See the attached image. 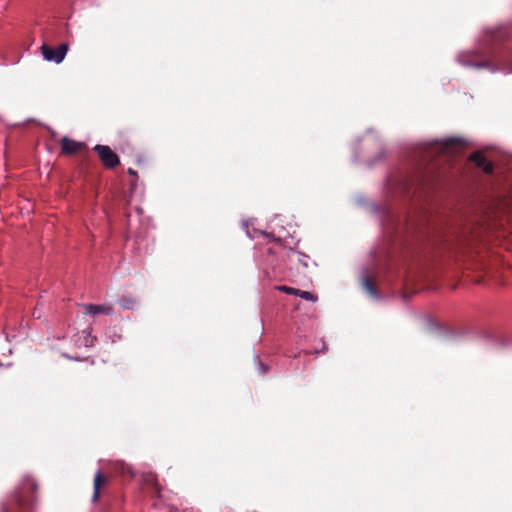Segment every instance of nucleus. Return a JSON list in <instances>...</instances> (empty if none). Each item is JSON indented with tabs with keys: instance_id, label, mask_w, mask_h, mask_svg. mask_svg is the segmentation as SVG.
I'll return each mask as SVG.
<instances>
[{
	"instance_id": "f257e3e1",
	"label": "nucleus",
	"mask_w": 512,
	"mask_h": 512,
	"mask_svg": "<svg viewBox=\"0 0 512 512\" xmlns=\"http://www.w3.org/2000/svg\"><path fill=\"white\" fill-rule=\"evenodd\" d=\"M458 61L465 67L475 69H489L512 73V51L503 50L497 54H484L482 52H467L459 55Z\"/></svg>"
},
{
	"instance_id": "f03ea898",
	"label": "nucleus",
	"mask_w": 512,
	"mask_h": 512,
	"mask_svg": "<svg viewBox=\"0 0 512 512\" xmlns=\"http://www.w3.org/2000/svg\"><path fill=\"white\" fill-rule=\"evenodd\" d=\"M281 219L275 218L271 224V232H266L260 229L253 228L250 230L249 226L253 225V221H244L243 227L246 231V235L251 239H267L268 241L273 240L275 244L284 247L287 238V232L283 225H280Z\"/></svg>"
},
{
	"instance_id": "7ed1b4c3",
	"label": "nucleus",
	"mask_w": 512,
	"mask_h": 512,
	"mask_svg": "<svg viewBox=\"0 0 512 512\" xmlns=\"http://www.w3.org/2000/svg\"><path fill=\"white\" fill-rule=\"evenodd\" d=\"M68 52V45L66 43L60 44L57 48H53L47 44H42L41 53L43 58L48 62L60 64Z\"/></svg>"
},
{
	"instance_id": "20e7f679",
	"label": "nucleus",
	"mask_w": 512,
	"mask_h": 512,
	"mask_svg": "<svg viewBox=\"0 0 512 512\" xmlns=\"http://www.w3.org/2000/svg\"><path fill=\"white\" fill-rule=\"evenodd\" d=\"M466 145V141L459 137H450L435 142L436 149L443 153H457Z\"/></svg>"
},
{
	"instance_id": "39448f33",
	"label": "nucleus",
	"mask_w": 512,
	"mask_h": 512,
	"mask_svg": "<svg viewBox=\"0 0 512 512\" xmlns=\"http://www.w3.org/2000/svg\"><path fill=\"white\" fill-rule=\"evenodd\" d=\"M94 150L98 153L101 161L108 168H114L119 164V157L110 147L105 145H96Z\"/></svg>"
},
{
	"instance_id": "423d86ee",
	"label": "nucleus",
	"mask_w": 512,
	"mask_h": 512,
	"mask_svg": "<svg viewBox=\"0 0 512 512\" xmlns=\"http://www.w3.org/2000/svg\"><path fill=\"white\" fill-rule=\"evenodd\" d=\"M36 487L37 485L32 478H25L23 487L20 488V490L17 492V495L15 496V502L19 506V508H26V506L30 503V500L26 497L25 494L27 491H34Z\"/></svg>"
},
{
	"instance_id": "0eeeda50",
	"label": "nucleus",
	"mask_w": 512,
	"mask_h": 512,
	"mask_svg": "<svg viewBox=\"0 0 512 512\" xmlns=\"http://www.w3.org/2000/svg\"><path fill=\"white\" fill-rule=\"evenodd\" d=\"M470 160L485 173L490 174L493 172V164L487 161L486 157L481 152H474L470 156Z\"/></svg>"
},
{
	"instance_id": "6e6552de",
	"label": "nucleus",
	"mask_w": 512,
	"mask_h": 512,
	"mask_svg": "<svg viewBox=\"0 0 512 512\" xmlns=\"http://www.w3.org/2000/svg\"><path fill=\"white\" fill-rule=\"evenodd\" d=\"M85 314L96 316L99 314L110 315L113 312V308L110 305L102 304V305H94V304H86L84 306Z\"/></svg>"
},
{
	"instance_id": "1a4fd4ad",
	"label": "nucleus",
	"mask_w": 512,
	"mask_h": 512,
	"mask_svg": "<svg viewBox=\"0 0 512 512\" xmlns=\"http://www.w3.org/2000/svg\"><path fill=\"white\" fill-rule=\"evenodd\" d=\"M81 145V143L71 140L68 137H64L61 142V148L65 154H74L78 152Z\"/></svg>"
},
{
	"instance_id": "9d476101",
	"label": "nucleus",
	"mask_w": 512,
	"mask_h": 512,
	"mask_svg": "<svg viewBox=\"0 0 512 512\" xmlns=\"http://www.w3.org/2000/svg\"><path fill=\"white\" fill-rule=\"evenodd\" d=\"M95 338L91 335L89 330H83L75 340V344L79 347H91L93 346Z\"/></svg>"
},
{
	"instance_id": "9b49d317",
	"label": "nucleus",
	"mask_w": 512,
	"mask_h": 512,
	"mask_svg": "<svg viewBox=\"0 0 512 512\" xmlns=\"http://www.w3.org/2000/svg\"><path fill=\"white\" fill-rule=\"evenodd\" d=\"M290 295L300 296L302 299L311 301V302H315L318 299V297L311 292L302 291V290L292 288V287H290Z\"/></svg>"
},
{
	"instance_id": "f8f14e48",
	"label": "nucleus",
	"mask_w": 512,
	"mask_h": 512,
	"mask_svg": "<svg viewBox=\"0 0 512 512\" xmlns=\"http://www.w3.org/2000/svg\"><path fill=\"white\" fill-rule=\"evenodd\" d=\"M363 289L372 297H377V289L372 279L368 276L364 277L362 280Z\"/></svg>"
},
{
	"instance_id": "ddd939ff",
	"label": "nucleus",
	"mask_w": 512,
	"mask_h": 512,
	"mask_svg": "<svg viewBox=\"0 0 512 512\" xmlns=\"http://www.w3.org/2000/svg\"><path fill=\"white\" fill-rule=\"evenodd\" d=\"M103 482V477L101 471H97L94 477V492L92 496V501H96L99 497V489Z\"/></svg>"
},
{
	"instance_id": "4468645a",
	"label": "nucleus",
	"mask_w": 512,
	"mask_h": 512,
	"mask_svg": "<svg viewBox=\"0 0 512 512\" xmlns=\"http://www.w3.org/2000/svg\"><path fill=\"white\" fill-rule=\"evenodd\" d=\"M119 304L124 309H133L135 306V301L132 298L122 297L119 301Z\"/></svg>"
},
{
	"instance_id": "2eb2a0df",
	"label": "nucleus",
	"mask_w": 512,
	"mask_h": 512,
	"mask_svg": "<svg viewBox=\"0 0 512 512\" xmlns=\"http://www.w3.org/2000/svg\"><path fill=\"white\" fill-rule=\"evenodd\" d=\"M258 369L261 374H264L267 371V366L264 363L259 362Z\"/></svg>"
},
{
	"instance_id": "dca6fc26",
	"label": "nucleus",
	"mask_w": 512,
	"mask_h": 512,
	"mask_svg": "<svg viewBox=\"0 0 512 512\" xmlns=\"http://www.w3.org/2000/svg\"><path fill=\"white\" fill-rule=\"evenodd\" d=\"M275 288L281 292L288 294V286L287 285H280V286H276Z\"/></svg>"
},
{
	"instance_id": "f3484780",
	"label": "nucleus",
	"mask_w": 512,
	"mask_h": 512,
	"mask_svg": "<svg viewBox=\"0 0 512 512\" xmlns=\"http://www.w3.org/2000/svg\"><path fill=\"white\" fill-rule=\"evenodd\" d=\"M128 173H129L130 175H136V171H135V170H133L132 168H129V169H128Z\"/></svg>"
},
{
	"instance_id": "a211bd4d",
	"label": "nucleus",
	"mask_w": 512,
	"mask_h": 512,
	"mask_svg": "<svg viewBox=\"0 0 512 512\" xmlns=\"http://www.w3.org/2000/svg\"><path fill=\"white\" fill-rule=\"evenodd\" d=\"M269 252H270V253H273V252H275V251H274V250H272V248H269Z\"/></svg>"
}]
</instances>
